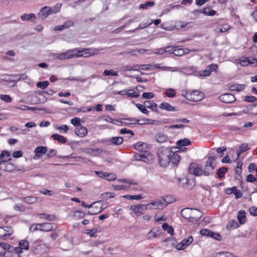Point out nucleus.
Instances as JSON below:
<instances>
[{"instance_id": "aec40b11", "label": "nucleus", "mask_w": 257, "mask_h": 257, "mask_svg": "<svg viewBox=\"0 0 257 257\" xmlns=\"http://www.w3.org/2000/svg\"><path fill=\"white\" fill-rule=\"evenodd\" d=\"M47 149L46 147L44 146H39L37 147L34 152L35 155L34 157V159H36L37 158H40L41 156V154H44L47 152Z\"/></svg>"}, {"instance_id": "0eeeda50", "label": "nucleus", "mask_w": 257, "mask_h": 257, "mask_svg": "<svg viewBox=\"0 0 257 257\" xmlns=\"http://www.w3.org/2000/svg\"><path fill=\"white\" fill-rule=\"evenodd\" d=\"M11 159L8 160H0V170L9 172H12L15 170L16 167L12 163L9 162Z\"/></svg>"}, {"instance_id": "20e7f679", "label": "nucleus", "mask_w": 257, "mask_h": 257, "mask_svg": "<svg viewBox=\"0 0 257 257\" xmlns=\"http://www.w3.org/2000/svg\"><path fill=\"white\" fill-rule=\"evenodd\" d=\"M183 95L188 100L192 101L201 100L204 97V94L198 90H186Z\"/></svg>"}, {"instance_id": "4be33fe9", "label": "nucleus", "mask_w": 257, "mask_h": 257, "mask_svg": "<svg viewBox=\"0 0 257 257\" xmlns=\"http://www.w3.org/2000/svg\"><path fill=\"white\" fill-rule=\"evenodd\" d=\"M101 203V201H98L96 202H93V206L92 210L89 211L87 212L88 214L89 215H95L99 214V213H97L100 208V204Z\"/></svg>"}, {"instance_id": "052dcab7", "label": "nucleus", "mask_w": 257, "mask_h": 257, "mask_svg": "<svg viewBox=\"0 0 257 257\" xmlns=\"http://www.w3.org/2000/svg\"><path fill=\"white\" fill-rule=\"evenodd\" d=\"M230 29V26L227 24H223L219 28L218 32L220 33H224L227 32Z\"/></svg>"}, {"instance_id": "c85d7f7f", "label": "nucleus", "mask_w": 257, "mask_h": 257, "mask_svg": "<svg viewBox=\"0 0 257 257\" xmlns=\"http://www.w3.org/2000/svg\"><path fill=\"white\" fill-rule=\"evenodd\" d=\"M147 108L152 109L153 111L158 112V105L153 101L147 100L144 102Z\"/></svg>"}, {"instance_id": "4468645a", "label": "nucleus", "mask_w": 257, "mask_h": 257, "mask_svg": "<svg viewBox=\"0 0 257 257\" xmlns=\"http://www.w3.org/2000/svg\"><path fill=\"white\" fill-rule=\"evenodd\" d=\"M39 226L41 228H40V230L42 231L49 232L52 230H56L57 229L56 225L54 223H40Z\"/></svg>"}, {"instance_id": "79ce46f5", "label": "nucleus", "mask_w": 257, "mask_h": 257, "mask_svg": "<svg viewBox=\"0 0 257 257\" xmlns=\"http://www.w3.org/2000/svg\"><path fill=\"white\" fill-rule=\"evenodd\" d=\"M244 85L243 84H234L230 86V90L231 91H241L244 90Z\"/></svg>"}, {"instance_id": "a878e982", "label": "nucleus", "mask_w": 257, "mask_h": 257, "mask_svg": "<svg viewBox=\"0 0 257 257\" xmlns=\"http://www.w3.org/2000/svg\"><path fill=\"white\" fill-rule=\"evenodd\" d=\"M198 13H202L207 16H214L216 14L215 11L211 9L210 7H206L201 10L196 11Z\"/></svg>"}, {"instance_id": "e2e57ef3", "label": "nucleus", "mask_w": 257, "mask_h": 257, "mask_svg": "<svg viewBox=\"0 0 257 257\" xmlns=\"http://www.w3.org/2000/svg\"><path fill=\"white\" fill-rule=\"evenodd\" d=\"M103 74L106 76H116L118 75V74L117 72H113L112 70H105L103 72Z\"/></svg>"}, {"instance_id": "f8f14e48", "label": "nucleus", "mask_w": 257, "mask_h": 257, "mask_svg": "<svg viewBox=\"0 0 257 257\" xmlns=\"http://www.w3.org/2000/svg\"><path fill=\"white\" fill-rule=\"evenodd\" d=\"M19 247H14V251L18 254L22 253V249L28 250L29 247V243L27 240H22L19 242Z\"/></svg>"}, {"instance_id": "a18cd8bd", "label": "nucleus", "mask_w": 257, "mask_h": 257, "mask_svg": "<svg viewBox=\"0 0 257 257\" xmlns=\"http://www.w3.org/2000/svg\"><path fill=\"white\" fill-rule=\"evenodd\" d=\"M114 197V194L113 192H105L102 193L100 198L103 200H107L109 198H112Z\"/></svg>"}, {"instance_id": "49530a36", "label": "nucleus", "mask_w": 257, "mask_h": 257, "mask_svg": "<svg viewBox=\"0 0 257 257\" xmlns=\"http://www.w3.org/2000/svg\"><path fill=\"white\" fill-rule=\"evenodd\" d=\"M123 197L124 198L127 199L128 200H140L143 198L141 195H125L123 196Z\"/></svg>"}, {"instance_id": "cd10ccee", "label": "nucleus", "mask_w": 257, "mask_h": 257, "mask_svg": "<svg viewBox=\"0 0 257 257\" xmlns=\"http://www.w3.org/2000/svg\"><path fill=\"white\" fill-rule=\"evenodd\" d=\"M180 160V156L172 151V154L170 156V163H172L174 166H177Z\"/></svg>"}, {"instance_id": "13d9d810", "label": "nucleus", "mask_w": 257, "mask_h": 257, "mask_svg": "<svg viewBox=\"0 0 257 257\" xmlns=\"http://www.w3.org/2000/svg\"><path fill=\"white\" fill-rule=\"evenodd\" d=\"M39 215L41 216V218H45L46 219L49 220V221H53L55 219V216L54 215H51L45 213H41L39 214Z\"/></svg>"}, {"instance_id": "9d476101", "label": "nucleus", "mask_w": 257, "mask_h": 257, "mask_svg": "<svg viewBox=\"0 0 257 257\" xmlns=\"http://www.w3.org/2000/svg\"><path fill=\"white\" fill-rule=\"evenodd\" d=\"M43 93H46L49 95H52L54 93V91L52 89H49L47 91L40 93L38 96H35L32 100L34 101L35 103H39L42 102L41 100L43 101V102L45 101L46 99L43 95Z\"/></svg>"}, {"instance_id": "58836bf2", "label": "nucleus", "mask_w": 257, "mask_h": 257, "mask_svg": "<svg viewBox=\"0 0 257 257\" xmlns=\"http://www.w3.org/2000/svg\"><path fill=\"white\" fill-rule=\"evenodd\" d=\"M138 64L133 65H124L121 68V70L122 71L125 72L126 71H137L138 69Z\"/></svg>"}, {"instance_id": "774afa93", "label": "nucleus", "mask_w": 257, "mask_h": 257, "mask_svg": "<svg viewBox=\"0 0 257 257\" xmlns=\"http://www.w3.org/2000/svg\"><path fill=\"white\" fill-rule=\"evenodd\" d=\"M218 257H234L233 254L229 252H219Z\"/></svg>"}, {"instance_id": "473e14b6", "label": "nucleus", "mask_w": 257, "mask_h": 257, "mask_svg": "<svg viewBox=\"0 0 257 257\" xmlns=\"http://www.w3.org/2000/svg\"><path fill=\"white\" fill-rule=\"evenodd\" d=\"M101 229L98 228H94L92 229L86 230V234L88 235L90 237H96L97 236V233L100 232Z\"/></svg>"}, {"instance_id": "dca6fc26", "label": "nucleus", "mask_w": 257, "mask_h": 257, "mask_svg": "<svg viewBox=\"0 0 257 257\" xmlns=\"http://www.w3.org/2000/svg\"><path fill=\"white\" fill-rule=\"evenodd\" d=\"M194 164L191 163L188 168V171L189 173H191V170H193L192 174L195 176H200L203 175V171L202 168L198 165L196 167L193 166Z\"/></svg>"}, {"instance_id": "09e8293b", "label": "nucleus", "mask_w": 257, "mask_h": 257, "mask_svg": "<svg viewBox=\"0 0 257 257\" xmlns=\"http://www.w3.org/2000/svg\"><path fill=\"white\" fill-rule=\"evenodd\" d=\"M49 82L48 81H39L38 82L36 86L42 89H45L48 85Z\"/></svg>"}, {"instance_id": "2f4dec72", "label": "nucleus", "mask_w": 257, "mask_h": 257, "mask_svg": "<svg viewBox=\"0 0 257 257\" xmlns=\"http://www.w3.org/2000/svg\"><path fill=\"white\" fill-rule=\"evenodd\" d=\"M246 113L251 114H257V103L247 106L246 107Z\"/></svg>"}, {"instance_id": "ea45409f", "label": "nucleus", "mask_w": 257, "mask_h": 257, "mask_svg": "<svg viewBox=\"0 0 257 257\" xmlns=\"http://www.w3.org/2000/svg\"><path fill=\"white\" fill-rule=\"evenodd\" d=\"M237 218L241 224H244L246 222L245 211H239L238 213Z\"/></svg>"}, {"instance_id": "39448f33", "label": "nucleus", "mask_w": 257, "mask_h": 257, "mask_svg": "<svg viewBox=\"0 0 257 257\" xmlns=\"http://www.w3.org/2000/svg\"><path fill=\"white\" fill-rule=\"evenodd\" d=\"M75 51V54L76 56L75 57H89L90 56H94L97 53L98 50L93 48H80V49H74Z\"/></svg>"}, {"instance_id": "f704fd0d", "label": "nucleus", "mask_w": 257, "mask_h": 257, "mask_svg": "<svg viewBox=\"0 0 257 257\" xmlns=\"http://www.w3.org/2000/svg\"><path fill=\"white\" fill-rule=\"evenodd\" d=\"M191 210L192 208H186L183 209L181 211L182 217L185 219H190L191 212L192 211Z\"/></svg>"}, {"instance_id": "7c9ffc66", "label": "nucleus", "mask_w": 257, "mask_h": 257, "mask_svg": "<svg viewBox=\"0 0 257 257\" xmlns=\"http://www.w3.org/2000/svg\"><path fill=\"white\" fill-rule=\"evenodd\" d=\"M235 61L243 66H247L249 64L254 63V62L250 61L248 58L246 57H242L239 59H236Z\"/></svg>"}, {"instance_id": "6e6d98bb", "label": "nucleus", "mask_w": 257, "mask_h": 257, "mask_svg": "<svg viewBox=\"0 0 257 257\" xmlns=\"http://www.w3.org/2000/svg\"><path fill=\"white\" fill-rule=\"evenodd\" d=\"M242 164L240 162H237V165L235 169V173L238 175L239 177H241V174L242 172V168H241Z\"/></svg>"}, {"instance_id": "3c124183", "label": "nucleus", "mask_w": 257, "mask_h": 257, "mask_svg": "<svg viewBox=\"0 0 257 257\" xmlns=\"http://www.w3.org/2000/svg\"><path fill=\"white\" fill-rule=\"evenodd\" d=\"M165 94L168 97H173L176 95V91L174 89L169 88L167 89Z\"/></svg>"}, {"instance_id": "680f3d73", "label": "nucleus", "mask_w": 257, "mask_h": 257, "mask_svg": "<svg viewBox=\"0 0 257 257\" xmlns=\"http://www.w3.org/2000/svg\"><path fill=\"white\" fill-rule=\"evenodd\" d=\"M154 3L153 2H147L144 4H141L140 6V8L141 9H147L149 7H152L154 5Z\"/></svg>"}, {"instance_id": "4c0bfd02", "label": "nucleus", "mask_w": 257, "mask_h": 257, "mask_svg": "<svg viewBox=\"0 0 257 257\" xmlns=\"http://www.w3.org/2000/svg\"><path fill=\"white\" fill-rule=\"evenodd\" d=\"M36 15L33 13L25 14L21 16V19L23 21H29L33 19H36Z\"/></svg>"}, {"instance_id": "a211bd4d", "label": "nucleus", "mask_w": 257, "mask_h": 257, "mask_svg": "<svg viewBox=\"0 0 257 257\" xmlns=\"http://www.w3.org/2000/svg\"><path fill=\"white\" fill-rule=\"evenodd\" d=\"M108 145H113L114 146H119L122 144L123 142V139L121 137H116L110 138L108 140L106 141Z\"/></svg>"}, {"instance_id": "ddd939ff", "label": "nucleus", "mask_w": 257, "mask_h": 257, "mask_svg": "<svg viewBox=\"0 0 257 257\" xmlns=\"http://www.w3.org/2000/svg\"><path fill=\"white\" fill-rule=\"evenodd\" d=\"M131 209L137 215L139 216L143 214L144 211L146 210L147 208L145 204H137L131 206Z\"/></svg>"}, {"instance_id": "4d7b16f0", "label": "nucleus", "mask_w": 257, "mask_h": 257, "mask_svg": "<svg viewBox=\"0 0 257 257\" xmlns=\"http://www.w3.org/2000/svg\"><path fill=\"white\" fill-rule=\"evenodd\" d=\"M95 174L99 178L105 179V177L108 176V173L103 171H95Z\"/></svg>"}, {"instance_id": "412c9836", "label": "nucleus", "mask_w": 257, "mask_h": 257, "mask_svg": "<svg viewBox=\"0 0 257 257\" xmlns=\"http://www.w3.org/2000/svg\"><path fill=\"white\" fill-rule=\"evenodd\" d=\"M84 152L87 154L93 156H98L101 153L103 152V150L99 148H86L84 149Z\"/></svg>"}, {"instance_id": "6e6552de", "label": "nucleus", "mask_w": 257, "mask_h": 257, "mask_svg": "<svg viewBox=\"0 0 257 257\" xmlns=\"http://www.w3.org/2000/svg\"><path fill=\"white\" fill-rule=\"evenodd\" d=\"M13 233V229L10 226H5L0 227V238L1 239H8Z\"/></svg>"}, {"instance_id": "72a5a7b5", "label": "nucleus", "mask_w": 257, "mask_h": 257, "mask_svg": "<svg viewBox=\"0 0 257 257\" xmlns=\"http://www.w3.org/2000/svg\"><path fill=\"white\" fill-rule=\"evenodd\" d=\"M249 149V148L248 147L247 144H242L241 145H240L239 151H237L236 152V157L235 160L239 158V155L241 153L245 152Z\"/></svg>"}, {"instance_id": "864d4df0", "label": "nucleus", "mask_w": 257, "mask_h": 257, "mask_svg": "<svg viewBox=\"0 0 257 257\" xmlns=\"http://www.w3.org/2000/svg\"><path fill=\"white\" fill-rule=\"evenodd\" d=\"M0 246L5 250H8L9 251H14V247L8 244L0 242Z\"/></svg>"}, {"instance_id": "f03ea898", "label": "nucleus", "mask_w": 257, "mask_h": 257, "mask_svg": "<svg viewBox=\"0 0 257 257\" xmlns=\"http://www.w3.org/2000/svg\"><path fill=\"white\" fill-rule=\"evenodd\" d=\"M62 5L56 4L53 7H44L41 9L40 12L38 14L39 18L44 20L52 14H56L60 11Z\"/></svg>"}, {"instance_id": "b1692460", "label": "nucleus", "mask_w": 257, "mask_h": 257, "mask_svg": "<svg viewBox=\"0 0 257 257\" xmlns=\"http://www.w3.org/2000/svg\"><path fill=\"white\" fill-rule=\"evenodd\" d=\"M156 141L160 143H163L167 141L168 137L164 133L159 132L157 133L155 137Z\"/></svg>"}, {"instance_id": "393cba45", "label": "nucleus", "mask_w": 257, "mask_h": 257, "mask_svg": "<svg viewBox=\"0 0 257 257\" xmlns=\"http://www.w3.org/2000/svg\"><path fill=\"white\" fill-rule=\"evenodd\" d=\"M190 52V50L188 48H175L174 50V54L177 56H182L185 54H188Z\"/></svg>"}, {"instance_id": "0e129e2a", "label": "nucleus", "mask_w": 257, "mask_h": 257, "mask_svg": "<svg viewBox=\"0 0 257 257\" xmlns=\"http://www.w3.org/2000/svg\"><path fill=\"white\" fill-rule=\"evenodd\" d=\"M14 209L17 211H20L21 212L25 211L26 210V207L23 204H15L14 207Z\"/></svg>"}, {"instance_id": "f257e3e1", "label": "nucleus", "mask_w": 257, "mask_h": 257, "mask_svg": "<svg viewBox=\"0 0 257 257\" xmlns=\"http://www.w3.org/2000/svg\"><path fill=\"white\" fill-rule=\"evenodd\" d=\"M172 151L169 148H161L158 153L160 165L164 167L167 166L170 163V156Z\"/></svg>"}, {"instance_id": "f3484780", "label": "nucleus", "mask_w": 257, "mask_h": 257, "mask_svg": "<svg viewBox=\"0 0 257 257\" xmlns=\"http://www.w3.org/2000/svg\"><path fill=\"white\" fill-rule=\"evenodd\" d=\"M160 234V229L158 228H154L148 232L147 237L149 239H152L159 236Z\"/></svg>"}, {"instance_id": "bf43d9fd", "label": "nucleus", "mask_w": 257, "mask_h": 257, "mask_svg": "<svg viewBox=\"0 0 257 257\" xmlns=\"http://www.w3.org/2000/svg\"><path fill=\"white\" fill-rule=\"evenodd\" d=\"M71 123L77 127L80 126V119L78 117H75L71 119Z\"/></svg>"}, {"instance_id": "69168bd1", "label": "nucleus", "mask_w": 257, "mask_h": 257, "mask_svg": "<svg viewBox=\"0 0 257 257\" xmlns=\"http://www.w3.org/2000/svg\"><path fill=\"white\" fill-rule=\"evenodd\" d=\"M0 98L6 102H11L12 98L9 95H0Z\"/></svg>"}, {"instance_id": "7ed1b4c3", "label": "nucleus", "mask_w": 257, "mask_h": 257, "mask_svg": "<svg viewBox=\"0 0 257 257\" xmlns=\"http://www.w3.org/2000/svg\"><path fill=\"white\" fill-rule=\"evenodd\" d=\"M215 159L216 158L214 156L208 157L203 170V175L209 176L213 175L214 170L216 167Z\"/></svg>"}, {"instance_id": "e433bc0d", "label": "nucleus", "mask_w": 257, "mask_h": 257, "mask_svg": "<svg viewBox=\"0 0 257 257\" xmlns=\"http://www.w3.org/2000/svg\"><path fill=\"white\" fill-rule=\"evenodd\" d=\"M134 158L137 161H142L144 162H147L148 161L147 157L143 153L136 154L134 155Z\"/></svg>"}, {"instance_id": "9b49d317", "label": "nucleus", "mask_w": 257, "mask_h": 257, "mask_svg": "<svg viewBox=\"0 0 257 257\" xmlns=\"http://www.w3.org/2000/svg\"><path fill=\"white\" fill-rule=\"evenodd\" d=\"M219 99L222 102L231 103L235 101V97L234 95L230 93H225L219 97Z\"/></svg>"}, {"instance_id": "c9c22d12", "label": "nucleus", "mask_w": 257, "mask_h": 257, "mask_svg": "<svg viewBox=\"0 0 257 257\" xmlns=\"http://www.w3.org/2000/svg\"><path fill=\"white\" fill-rule=\"evenodd\" d=\"M22 200L26 203L33 204L37 202L38 198L35 196H27L22 198Z\"/></svg>"}, {"instance_id": "bb28decb", "label": "nucleus", "mask_w": 257, "mask_h": 257, "mask_svg": "<svg viewBox=\"0 0 257 257\" xmlns=\"http://www.w3.org/2000/svg\"><path fill=\"white\" fill-rule=\"evenodd\" d=\"M155 120L149 118H143L140 119V120H136L135 122H132V124H139L140 125L144 124H153L155 123Z\"/></svg>"}, {"instance_id": "603ef678", "label": "nucleus", "mask_w": 257, "mask_h": 257, "mask_svg": "<svg viewBox=\"0 0 257 257\" xmlns=\"http://www.w3.org/2000/svg\"><path fill=\"white\" fill-rule=\"evenodd\" d=\"M193 241V238L192 236H188L187 238H185L182 240V243L186 247L191 244Z\"/></svg>"}, {"instance_id": "423d86ee", "label": "nucleus", "mask_w": 257, "mask_h": 257, "mask_svg": "<svg viewBox=\"0 0 257 257\" xmlns=\"http://www.w3.org/2000/svg\"><path fill=\"white\" fill-rule=\"evenodd\" d=\"M169 204V202L166 201V198H161V199L157 200L154 202L146 204V206L147 210L163 209Z\"/></svg>"}, {"instance_id": "c03bdc74", "label": "nucleus", "mask_w": 257, "mask_h": 257, "mask_svg": "<svg viewBox=\"0 0 257 257\" xmlns=\"http://www.w3.org/2000/svg\"><path fill=\"white\" fill-rule=\"evenodd\" d=\"M191 142L187 139H184L183 140H180L177 141L176 144L177 146L180 147L186 146L190 145Z\"/></svg>"}, {"instance_id": "2eb2a0df", "label": "nucleus", "mask_w": 257, "mask_h": 257, "mask_svg": "<svg viewBox=\"0 0 257 257\" xmlns=\"http://www.w3.org/2000/svg\"><path fill=\"white\" fill-rule=\"evenodd\" d=\"M191 212L190 218L192 222H197L202 216V212L198 209L192 208Z\"/></svg>"}, {"instance_id": "338daca9", "label": "nucleus", "mask_w": 257, "mask_h": 257, "mask_svg": "<svg viewBox=\"0 0 257 257\" xmlns=\"http://www.w3.org/2000/svg\"><path fill=\"white\" fill-rule=\"evenodd\" d=\"M108 176H107L105 177V179L108 181H114L116 179V176L115 174L113 173H108Z\"/></svg>"}, {"instance_id": "5fc2aeb1", "label": "nucleus", "mask_w": 257, "mask_h": 257, "mask_svg": "<svg viewBox=\"0 0 257 257\" xmlns=\"http://www.w3.org/2000/svg\"><path fill=\"white\" fill-rule=\"evenodd\" d=\"M138 67L137 71H139L140 70H149L152 65L151 64H144L138 65Z\"/></svg>"}, {"instance_id": "5701e85b", "label": "nucleus", "mask_w": 257, "mask_h": 257, "mask_svg": "<svg viewBox=\"0 0 257 257\" xmlns=\"http://www.w3.org/2000/svg\"><path fill=\"white\" fill-rule=\"evenodd\" d=\"M74 22L72 21H67L61 26H57L54 29V31H62L63 29H67L71 26H73Z\"/></svg>"}, {"instance_id": "8fccbe9b", "label": "nucleus", "mask_w": 257, "mask_h": 257, "mask_svg": "<svg viewBox=\"0 0 257 257\" xmlns=\"http://www.w3.org/2000/svg\"><path fill=\"white\" fill-rule=\"evenodd\" d=\"M136 107L143 113L147 114L149 112L148 110L146 109V107L140 103L136 104Z\"/></svg>"}, {"instance_id": "37998d69", "label": "nucleus", "mask_w": 257, "mask_h": 257, "mask_svg": "<svg viewBox=\"0 0 257 257\" xmlns=\"http://www.w3.org/2000/svg\"><path fill=\"white\" fill-rule=\"evenodd\" d=\"M52 138L54 140H57L59 142L65 144L66 142V139L63 136L59 134H55L52 135Z\"/></svg>"}, {"instance_id": "6ab92c4d", "label": "nucleus", "mask_w": 257, "mask_h": 257, "mask_svg": "<svg viewBox=\"0 0 257 257\" xmlns=\"http://www.w3.org/2000/svg\"><path fill=\"white\" fill-rule=\"evenodd\" d=\"M75 133L78 136L83 138L86 136L87 129L85 126L80 125L76 127Z\"/></svg>"}, {"instance_id": "1a4fd4ad", "label": "nucleus", "mask_w": 257, "mask_h": 257, "mask_svg": "<svg viewBox=\"0 0 257 257\" xmlns=\"http://www.w3.org/2000/svg\"><path fill=\"white\" fill-rule=\"evenodd\" d=\"M74 49L68 50L65 52L57 53L56 54V58L59 60H64L74 58L76 55Z\"/></svg>"}, {"instance_id": "c756f323", "label": "nucleus", "mask_w": 257, "mask_h": 257, "mask_svg": "<svg viewBox=\"0 0 257 257\" xmlns=\"http://www.w3.org/2000/svg\"><path fill=\"white\" fill-rule=\"evenodd\" d=\"M160 108L162 109H164L169 111H174L176 110L175 107L172 106L170 104L167 102H163L160 104Z\"/></svg>"}, {"instance_id": "de8ad7c7", "label": "nucleus", "mask_w": 257, "mask_h": 257, "mask_svg": "<svg viewBox=\"0 0 257 257\" xmlns=\"http://www.w3.org/2000/svg\"><path fill=\"white\" fill-rule=\"evenodd\" d=\"M208 236L218 241L221 240L222 239L221 236L220 235V234L212 231H210Z\"/></svg>"}, {"instance_id": "a19ab883", "label": "nucleus", "mask_w": 257, "mask_h": 257, "mask_svg": "<svg viewBox=\"0 0 257 257\" xmlns=\"http://www.w3.org/2000/svg\"><path fill=\"white\" fill-rule=\"evenodd\" d=\"M227 168L225 167H222L219 168L216 172L218 178L219 179L222 178L224 177L225 174L227 172Z\"/></svg>"}]
</instances>
